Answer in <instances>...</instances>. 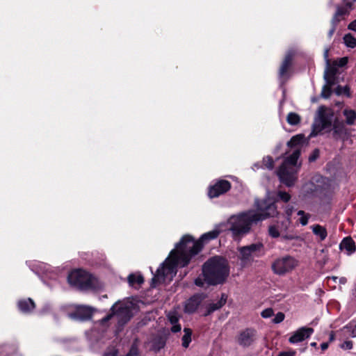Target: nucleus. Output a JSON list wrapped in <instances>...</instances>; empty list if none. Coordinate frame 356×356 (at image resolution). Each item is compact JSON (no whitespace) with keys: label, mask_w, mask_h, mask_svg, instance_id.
Segmentation results:
<instances>
[{"label":"nucleus","mask_w":356,"mask_h":356,"mask_svg":"<svg viewBox=\"0 0 356 356\" xmlns=\"http://www.w3.org/2000/svg\"><path fill=\"white\" fill-rule=\"evenodd\" d=\"M202 248L199 241H195L191 236H184L175 249L170 252V256L157 269L152 279V286H156L158 282L165 277H172L177 273V266L184 267L190 261L191 258L197 254Z\"/></svg>","instance_id":"f257e3e1"},{"label":"nucleus","mask_w":356,"mask_h":356,"mask_svg":"<svg viewBox=\"0 0 356 356\" xmlns=\"http://www.w3.org/2000/svg\"><path fill=\"white\" fill-rule=\"evenodd\" d=\"M257 210H249L233 216L229 219L230 230L234 236H240L248 233L253 224H256L269 217L277 214V207L273 202L269 200H257Z\"/></svg>","instance_id":"f03ea898"},{"label":"nucleus","mask_w":356,"mask_h":356,"mask_svg":"<svg viewBox=\"0 0 356 356\" xmlns=\"http://www.w3.org/2000/svg\"><path fill=\"white\" fill-rule=\"evenodd\" d=\"M204 281L209 284L222 283L229 275L227 261L220 257H214L208 260L202 267Z\"/></svg>","instance_id":"7ed1b4c3"},{"label":"nucleus","mask_w":356,"mask_h":356,"mask_svg":"<svg viewBox=\"0 0 356 356\" xmlns=\"http://www.w3.org/2000/svg\"><path fill=\"white\" fill-rule=\"evenodd\" d=\"M300 155L299 148H296L293 152L287 157L282 165L277 171V175L282 183L286 186H292L297 181V174L300 169V164H297L298 159Z\"/></svg>","instance_id":"20e7f679"},{"label":"nucleus","mask_w":356,"mask_h":356,"mask_svg":"<svg viewBox=\"0 0 356 356\" xmlns=\"http://www.w3.org/2000/svg\"><path fill=\"white\" fill-rule=\"evenodd\" d=\"M70 285L80 289H97L99 284L97 279L83 270H72L67 277Z\"/></svg>","instance_id":"39448f33"},{"label":"nucleus","mask_w":356,"mask_h":356,"mask_svg":"<svg viewBox=\"0 0 356 356\" xmlns=\"http://www.w3.org/2000/svg\"><path fill=\"white\" fill-rule=\"evenodd\" d=\"M334 119V113L332 110L321 106L318 110V116L313 124V129L310 137L317 136L323 130L330 129Z\"/></svg>","instance_id":"423d86ee"},{"label":"nucleus","mask_w":356,"mask_h":356,"mask_svg":"<svg viewBox=\"0 0 356 356\" xmlns=\"http://www.w3.org/2000/svg\"><path fill=\"white\" fill-rule=\"evenodd\" d=\"M131 306L129 303L117 302L111 307V314L103 319L104 321H108L112 316H115L119 324L126 323L131 317Z\"/></svg>","instance_id":"0eeeda50"},{"label":"nucleus","mask_w":356,"mask_h":356,"mask_svg":"<svg viewBox=\"0 0 356 356\" xmlns=\"http://www.w3.org/2000/svg\"><path fill=\"white\" fill-rule=\"evenodd\" d=\"M263 249V245L261 243H253L250 245L241 247L238 248L241 264L243 267L250 265L255 257H259Z\"/></svg>","instance_id":"6e6552de"},{"label":"nucleus","mask_w":356,"mask_h":356,"mask_svg":"<svg viewBox=\"0 0 356 356\" xmlns=\"http://www.w3.org/2000/svg\"><path fill=\"white\" fill-rule=\"evenodd\" d=\"M298 266V261L293 257L286 256L277 259L272 265L273 270L275 273L282 275L292 270Z\"/></svg>","instance_id":"1a4fd4ad"},{"label":"nucleus","mask_w":356,"mask_h":356,"mask_svg":"<svg viewBox=\"0 0 356 356\" xmlns=\"http://www.w3.org/2000/svg\"><path fill=\"white\" fill-rule=\"evenodd\" d=\"M231 188V184L227 180H219L209 188L208 195L209 197L214 198L224 194Z\"/></svg>","instance_id":"9d476101"},{"label":"nucleus","mask_w":356,"mask_h":356,"mask_svg":"<svg viewBox=\"0 0 356 356\" xmlns=\"http://www.w3.org/2000/svg\"><path fill=\"white\" fill-rule=\"evenodd\" d=\"M314 332L313 328L302 327L296 330L290 337L289 341L291 343H297L309 338Z\"/></svg>","instance_id":"9b49d317"},{"label":"nucleus","mask_w":356,"mask_h":356,"mask_svg":"<svg viewBox=\"0 0 356 356\" xmlns=\"http://www.w3.org/2000/svg\"><path fill=\"white\" fill-rule=\"evenodd\" d=\"M256 332L252 329H247L241 332L237 338L238 343L242 346H249L255 339Z\"/></svg>","instance_id":"f8f14e48"},{"label":"nucleus","mask_w":356,"mask_h":356,"mask_svg":"<svg viewBox=\"0 0 356 356\" xmlns=\"http://www.w3.org/2000/svg\"><path fill=\"white\" fill-rule=\"evenodd\" d=\"M92 314V309L88 306L80 305L76 309L74 314H70V317L73 319L84 321L89 319Z\"/></svg>","instance_id":"ddd939ff"},{"label":"nucleus","mask_w":356,"mask_h":356,"mask_svg":"<svg viewBox=\"0 0 356 356\" xmlns=\"http://www.w3.org/2000/svg\"><path fill=\"white\" fill-rule=\"evenodd\" d=\"M339 248L341 250H345L347 255H350L356 250L355 243L351 237H346L340 243Z\"/></svg>","instance_id":"4468645a"},{"label":"nucleus","mask_w":356,"mask_h":356,"mask_svg":"<svg viewBox=\"0 0 356 356\" xmlns=\"http://www.w3.org/2000/svg\"><path fill=\"white\" fill-rule=\"evenodd\" d=\"M293 56V53L292 51H289L286 54V55L282 62V64L280 68V71H279L280 77L282 78L286 74L288 69L289 68V67L291 65Z\"/></svg>","instance_id":"2eb2a0df"},{"label":"nucleus","mask_w":356,"mask_h":356,"mask_svg":"<svg viewBox=\"0 0 356 356\" xmlns=\"http://www.w3.org/2000/svg\"><path fill=\"white\" fill-rule=\"evenodd\" d=\"M227 301V296L222 294L220 300H218L216 302H213L209 305L207 307V312L205 315H209L211 313L213 312L216 310L221 308Z\"/></svg>","instance_id":"dca6fc26"},{"label":"nucleus","mask_w":356,"mask_h":356,"mask_svg":"<svg viewBox=\"0 0 356 356\" xmlns=\"http://www.w3.org/2000/svg\"><path fill=\"white\" fill-rule=\"evenodd\" d=\"M18 307L20 311L24 313L31 312L35 308V303L31 298L20 300L18 302Z\"/></svg>","instance_id":"f3484780"},{"label":"nucleus","mask_w":356,"mask_h":356,"mask_svg":"<svg viewBox=\"0 0 356 356\" xmlns=\"http://www.w3.org/2000/svg\"><path fill=\"white\" fill-rule=\"evenodd\" d=\"M351 8V3H347L345 7H337L336 13L334 14L332 24L337 23L340 21L339 17L346 15L349 13V10Z\"/></svg>","instance_id":"a211bd4d"},{"label":"nucleus","mask_w":356,"mask_h":356,"mask_svg":"<svg viewBox=\"0 0 356 356\" xmlns=\"http://www.w3.org/2000/svg\"><path fill=\"white\" fill-rule=\"evenodd\" d=\"M313 233L318 236L321 241H324L327 236V232L326 229L320 225H314L311 227Z\"/></svg>","instance_id":"6ab92c4d"},{"label":"nucleus","mask_w":356,"mask_h":356,"mask_svg":"<svg viewBox=\"0 0 356 356\" xmlns=\"http://www.w3.org/2000/svg\"><path fill=\"white\" fill-rule=\"evenodd\" d=\"M345 117L346 123L348 125H353L356 120V111L353 109L346 108L343 111Z\"/></svg>","instance_id":"aec40b11"},{"label":"nucleus","mask_w":356,"mask_h":356,"mask_svg":"<svg viewBox=\"0 0 356 356\" xmlns=\"http://www.w3.org/2000/svg\"><path fill=\"white\" fill-rule=\"evenodd\" d=\"M200 301L197 298L193 297L187 300L185 305V311L188 313H192L196 310Z\"/></svg>","instance_id":"412c9836"},{"label":"nucleus","mask_w":356,"mask_h":356,"mask_svg":"<svg viewBox=\"0 0 356 356\" xmlns=\"http://www.w3.org/2000/svg\"><path fill=\"white\" fill-rule=\"evenodd\" d=\"M219 235V231L214 229L212 231H210L207 233H205L202 235L200 237L199 241L203 245L204 242H207L210 240L214 239L218 237Z\"/></svg>","instance_id":"4be33fe9"},{"label":"nucleus","mask_w":356,"mask_h":356,"mask_svg":"<svg viewBox=\"0 0 356 356\" xmlns=\"http://www.w3.org/2000/svg\"><path fill=\"white\" fill-rule=\"evenodd\" d=\"M184 335L181 338V345L184 348H188L191 341L192 330L189 328L184 329Z\"/></svg>","instance_id":"5701e85b"},{"label":"nucleus","mask_w":356,"mask_h":356,"mask_svg":"<svg viewBox=\"0 0 356 356\" xmlns=\"http://www.w3.org/2000/svg\"><path fill=\"white\" fill-rule=\"evenodd\" d=\"M128 282L130 285L134 286L135 284H141L144 279L140 274H131L128 277Z\"/></svg>","instance_id":"b1692460"},{"label":"nucleus","mask_w":356,"mask_h":356,"mask_svg":"<svg viewBox=\"0 0 356 356\" xmlns=\"http://www.w3.org/2000/svg\"><path fill=\"white\" fill-rule=\"evenodd\" d=\"M286 121L291 125H297L300 122V117L296 113L291 112L287 115Z\"/></svg>","instance_id":"393cba45"},{"label":"nucleus","mask_w":356,"mask_h":356,"mask_svg":"<svg viewBox=\"0 0 356 356\" xmlns=\"http://www.w3.org/2000/svg\"><path fill=\"white\" fill-rule=\"evenodd\" d=\"M165 346V341L162 337H156L152 341V348L158 351Z\"/></svg>","instance_id":"a878e982"},{"label":"nucleus","mask_w":356,"mask_h":356,"mask_svg":"<svg viewBox=\"0 0 356 356\" xmlns=\"http://www.w3.org/2000/svg\"><path fill=\"white\" fill-rule=\"evenodd\" d=\"M304 136L302 135H296L293 136L288 142V145L290 147H296L303 143Z\"/></svg>","instance_id":"bb28decb"},{"label":"nucleus","mask_w":356,"mask_h":356,"mask_svg":"<svg viewBox=\"0 0 356 356\" xmlns=\"http://www.w3.org/2000/svg\"><path fill=\"white\" fill-rule=\"evenodd\" d=\"M343 41L348 47L354 48L356 46V39L350 34L345 35Z\"/></svg>","instance_id":"cd10ccee"},{"label":"nucleus","mask_w":356,"mask_h":356,"mask_svg":"<svg viewBox=\"0 0 356 356\" xmlns=\"http://www.w3.org/2000/svg\"><path fill=\"white\" fill-rule=\"evenodd\" d=\"M325 79H327V83L329 85L332 84V82L327 79V75H325ZM332 91L330 89V86H325L323 88L322 92H321V96L323 98H328L331 95Z\"/></svg>","instance_id":"c85d7f7f"},{"label":"nucleus","mask_w":356,"mask_h":356,"mask_svg":"<svg viewBox=\"0 0 356 356\" xmlns=\"http://www.w3.org/2000/svg\"><path fill=\"white\" fill-rule=\"evenodd\" d=\"M298 215L300 216V222L302 225L305 226L308 223V220L310 217V215L308 213H305V211L300 210L298 212Z\"/></svg>","instance_id":"c756f323"},{"label":"nucleus","mask_w":356,"mask_h":356,"mask_svg":"<svg viewBox=\"0 0 356 356\" xmlns=\"http://www.w3.org/2000/svg\"><path fill=\"white\" fill-rule=\"evenodd\" d=\"M263 164L266 168L271 170L273 168V160L270 156L264 157Z\"/></svg>","instance_id":"7c9ffc66"},{"label":"nucleus","mask_w":356,"mask_h":356,"mask_svg":"<svg viewBox=\"0 0 356 356\" xmlns=\"http://www.w3.org/2000/svg\"><path fill=\"white\" fill-rule=\"evenodd\" d=\"M285 318V315L282 312H278L276 314L275 318L273 319V323H280L284 321Z\"/></svg>","instance_id":"2f4dec72"},{"label":"nucleus","mask_w":356,"mask_h":356,"mask_svg":"<svg viewBox=\"0 0 356 356\" xmlns=\"http://www.w3.org/2000/svg\"><path fill=\"white\" fill-rule=\"evenodd\" d=\"M268 233L273 238H277L280 236L279 231L275 226H270L268 229Z\"/></svg>","instance_id":"473e14b6"},{"label":"nucleus","mask_w":356,"mask_h":356,"mask_svg":"<svg viewBox=\"0 0 356 356\" xmlns=\"http://www.w3.org/2000/svg\"><path fill=\"white\" fill-rule=\"evenodd\" d=\"M273 315V310L272 308H267L263 310L261 313V316L264 318H268Z\"/></svg>","instance_id":"72a5a7b5"},{"label":"nucleus","mask_w":356,"mask_h":356,"mask_svg":"<svg viewBox=\"0 0 356 356\" xmlns=\"http://www.w3.org/2000/svg\"><path fill=\"white\" fill-rule=\"evenodd\" d=\"M277 195L278 197L284 202H287L291 198V195L286 192L279 191Z\"/></svg>","instance_id":"f704fd0d"},{"label":"nucleus","mask_w":356,"mask_h":356,"mask_svg":"<svg viewBox=\"0 0 356 356\" xmlns=\"http://www.w3.org/2000/svg\"><path fill=\"white\" fill-rule=\"evenodd\" d=\"M138 349L136 344L132 345L127 356H138Z\"/></svg>","instance_id":"c9c22d12"},{"label":"nucleus","mask_w":356,"mask_h":356,"mask_svg":"<svg viewBox=\"0 0 356 356\" xmlns=\"http://www.w3.org/2000/svg\"><path fill=\"white\" fill-rule=\"evenodd\" d=\"M353 346L352 341H345L340 345V347L343 350H351L353 348Z\"/></svg>","instance_id":"e433bc0d"},{"label":"nucleus","mask_w":356,"mask_h":356,"mask_svg":"<svg viewBox=\"0 0 356 356\" xmlns=\"http://www.w3.org/2000/svg\"><path fill=\"white\" fill-rule=\"evenodd\" d=\"M168 319L171 324H176L178 322V317L175 314H169Z\"/></svg>","instance_id":"4c0bfd02"},{"label":"nucleus","mask_w":356,"mask_h":356,"mask_svg":"<svg viewBox=\"0 0 356 356\" xmlns=\"http://www.w3.org/2000/svg\"><path fill=\"white\" fill-rule=\"evenodd\" d=\"M319 152L318 149L314 151L313 154L309 156V161L310 162L314 161L318 156Z\"/></svg>","instance_id":"58836bf2"},{"label":"nucleus","mask_w":356,"mask_h":356,"mask_svg":"<svg viewBox=\"0 0 356 356\" xmlns=\"http://www.w3.org/2000/svg\"><path fill=\"white\" fill-rule=\"evenodd\" d=\"M348 90L347 88H342L341 86H338L335 90L337 95H341L343 92H346Z\"/></svg>","instance_id":"ea45409f"},{"label":"nucleus","mask_w":356,"mask_h":356,"mask_svg":"<svg viewBox=\"0 0 356 356\" xmlns=\"http://www.w3.org/2000/svg\"><path fill=\"white\" fill-rule=\"evenodd\" d=\"M347 63H348V58L346 57H343V58H341L339 60L338 65L340 66V67H342V66L346 65Z\"/></svg>","instance_id":"a19ab883"},{"label":"nucleus","mask_w":356,"mask_h":356,"mask_svg":"<svg viewBox=\"0 0 356 356\" xmlns=\"http://www.w3.org/2000/svg\"><path fill=\"white\" fill-rule=\"evenodd\" d=\"M172 327L171 328L172 332H177L181 330V325L179 324H172Z\"/></svg>","instance_id":"79ce46f5"},{"label":"nucleus","mask_w":356,"mask_h":356,"mask_svg":"<svg viewBox=\"0 0 356 356\" xmlns=\"http://www.w3.org/2000/svg\"><path fill=\"white\" fill-rule=\"evenodd\" d=\"M295 352H282L278 356H294Z\"/></svg>","instance_id":"37998d69"},{"label":"nucleus","mask_w":356,"mask_h":356,"mask_svg":"<svg viewBox=\"0 0 356 356\" xmlns=\"http://www.w3.org/2000/svg\"><path fill=\"white\" fill-rule=\"evenodd\" d=\"M348 29L356 32V19L348 25Z\"/></svg>","instance_id":"c03bdc74"},{"label":"nucleus","mask_w":356,"mask_h":356,"mask_svg":"<svg viewBox=\"0 0 356 356\" xmlns=\"http://www.w3.org/2000/svg\"><path fill=\"white\" fill-rule=\"evenodd\" d=\"M332 24V29L330 30L329 33H328V36L330 38H331L335 31V29H336V24L337 23H334V24Z\"/></svg>","instance_id":"a18cd8bd"},{"label":"nucleus","mask_w":356,"mask_h":356,"mask_svg":"<svg viewBox=\"0 0 356 356\" xmlns=\"http://www.w3.org/2000/svg\"><path fill=\"white\" fill-rule=\"evenodd\" d=\"M323 56H324L325 60H326L327 64L329 65V60H328L329 49H325Z\"/></svg>","instance_id":"49530a36"},{"label":"nucleus","mask_w":356,"mask_h":356,"mask_svg":"<svg viewBox=\"0 0 356 356\" xmlns=\"http://www.w3.org/2000/svg\"><path fill=\"white\" fill-rule=\"evenodd\" d=\"M195 283L197 286H202L204 284V282L202 281V280L201 278H197L195 280Z\"/></svg>","instance_id":"de8ad7c7"},{"label":"nucleus","mask_w":356,"mask_h":356,"mask_svg":"<svg viewBox=\"0 0 356 356\" xmlns=\"http://www.w3.org/2000/svg\"><path fill=\"white\" fill-rule=\"evenodd\" d=\"M321 349L323 350H325L328 347V344L327 343H323L321 345Z\"/></svg>","instance_id":"09e8293b"},{"label":"nucleus","mask_w":356,"mask_h":356,"mask_svg":"<svg viewBox=\"0 0 356 356\" xmlns=\"http://www.w3.org/2000/svg\"><path fill=\"white\" fill-rule=\"evenodd\" d=\"M287 215L289 216L292 213V209H289L286 211Z\"/></svg>","instance_id":"8fccbe9b"},{"label":"nucleus","mask_w":356,"mask_h":356,"mask_svg":"<svg viewBox=\"0 0 356 356\" xmlns=\"http://www.w3.org/2000/svg\"><path fill=\"white\" fill-rule=\"evenodd\" d=\"M332 279L334 281H335V280L337 279V277H332Z\"/></svg>","instance_id":"3c124183"},{"label":"nucleus","mask_w":356,"mask_h":356,"mask_svg":"<svg viewBox=\"0 0 356 356\" xmlns=\"http://www.w3.org/2000/svg\"><path fill=\"white\" fill-rule=\"evenodd\" d=\"M311 345H312V346H316V343H315V342L312 343H311Z\"/></svg>","instance_id":"603ef678"},{"label":"nucleus","mask_w":356,"mask_h":356,"mask_svg":"<svg viewBox=\"0 0 356 356\" xmlns=\"http://www.w3.org/2000/svg\"><path fill=\"white\" fill-rule=\"evenodd\" d=\"M354 1H356V0H353Z\"/></svg>","instance_id":"864d4df0"}]
</instances>
